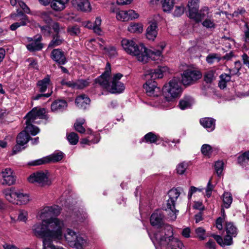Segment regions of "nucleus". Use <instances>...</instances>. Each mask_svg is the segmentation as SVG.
Segmentation results:
<instances>
[{"mask_svg":"<svg viewBox=\"0 0 249 249\" xmlns=\"http://www.w3.org/2000/svg\"><path fill=\"white\" fill-rule=\"evenodd\" d=\"M149 235L156 249H182V243L173 236V229L169 225H164L161 230Z\"/></svg>","mask_w":249,"mask_h":249,"instance_id":"nucleus-1","label":"nucleus"},{"mask_svg":"<svg viewBox=\"0 0 249 249\" xmlns=\"http://www.w3.org/2000/svg\"><path fill=\"white\" fill-rule=\"evenodd\" d=\"M111 66L107 63L104 72L95 79V82L111 93H120L125 89L124 84L120 81L123 74L118 73L114 74L110 82Z\"/></svg>","mask_w":249,"mask_h":249,"instance_id":"nucleus-2","label":"nucleus"},{"mask_svg":"<svg viewBox=\"0 0 249 249\" xmlns=\"http://www.w3.org/2000/svg\"><path fill=\"white\" fill-rule=\"evenodd\" d=\"M166 66L159 67L155 70H149L146 71L144 76L146 82L143 85L146 92L148 96H158L160 93V88L157 87L154 80L161 78L164 73L168 71Z\"/></svg>","mask_w":249,"mask_h":249,"instance_id":"nucleus-3","label":"nucleus"},{"mask_svg":"<svg viewBox=\"0 0 249 249\" xmlns=\"http://www.w3.org/2000/svg\"><path fill=\"white\" fill-rule=\"evenodd\" d=\"M121 45L127 53L135 56L139 61H145L147 59L146 47L143 44H138L131 39L123 38Z\"/></svg>","mask_w":249,"mask_h":249,"instance_id":"nucleus-4","label":"nucleus"},{"mask_svg":"<svg viewBox=\"0 0 249 249\" xmlns=\"http://www.w3.org/2000/svg\"><path fill=\"white\" fill-rule=\"evenodd\" d=\"M64 237L69 246L76 249H84L89 245L87 237L82 236L69 228L66 230Z\"/></svg>","mask_w":249,"mask_h":249,"instance_id":"nucleus-5","label":"nucleus"},{"mask_svg":"<svg viewBox=\"0 0 249 249\" xmlns=\"http://www.w3.org/2000/svg\"><path fill=\"white\" fill-rule=\"evenodd\" d=\"M162 91L165 99L168 102L178 97L181 92L179 80L176 78L171 80L164 86Z\"/></svg>","mask_w":249,"mask_h":249,"instance_id":"nucleus-6","label":"nucleus"},{"mask_svg":"<svg viewBox=\"0 0 249 249\" xmlns=\"http://www.w3.org/2000/svg\"><path fill=\"white\" fill-rule=\"evenodd\" d=\"M180 188L172 189L168 192L169 199L167 202L166 211L168 212L171 220H174L177 218L178 211L175 209V204L177 199L179 197Z\"/></svg>","mask_w":249,"mask_h":249,"instance_id":"nucleus-7","label":"nucleus"},{"mask_svg":"<svg viewBox=\"0 0 249 249\" xmlns=\"http://www.w3.org/2000/svg\"><path fill=\"white\" fill-rule=\"evenodd\" d=\"M50 174L47 170L37 171L31 174L28 178L31 183H36L39 185H49L51 181L49 179Z\"/></svg>","mask_w":249,"mask_h":249,"instance_id":"nucleus-8","label":"nucleus"},{"mask_svg":"<svg viewBox=\"0 0 249 249\" xmlns=\"http://www.w3.org/2000/svg\"><path fill=\"white\" fill-rule=\"evenodd\" d=\"M202 77L201 73L197 70L187 69L182 74V82L184 85L188 86L194 84Z\"/></svg>","mask_w":249,"mask_h":249,"instance_id":"nucleus-9","label":"nucleus"},{"mask_svg":"<svg viewBox=\"0 0 249 249\" xmlns=\"http://www.w3.org/2000/svg\"><path fill=\"white\" fill-rule=\"evenodd\" d=\"M61 210V208L57 205L45 206L41 210L39 216L41 221H46L50 218H53V216L59 215Z\"/></svg>","mask_w":249,"mask_h":249,"instance_id":"nucleus-10","label":"nucleus"},{"mask_svg":"<svg viewBox=\"0 0 249 249\" xmlns=\"http://www.w3.org/2000/svg\"><path fill=\"white\" fill-rule=\"evenodd\" d=\"M63 158L62 152H55L48 156L30 162L28 164L32 166H37L49 162H56L61 160Z\"/></svg>","mask_w":249,"mask_h":249,"instance_id":"nucleus-11","label":"nucleus"},{"mask_svg":"<svg viewBox=\"0 0 249 249\" xmlns=\"http://www.w3.org/2000/svg\"><path fill=\"white\" fill-rule=\"evenodd\" d=\"M17 13L11 14V18L17 22L13 23L10 26L12 31H15L17 28L26 25L29 22L28 17L22 12L17 10Z\"/></svg>","mask_w":249,"mask_h":249,"instance_id":"nucleus-12","label":"nucleus"},{"mask_svg":"<svg viewBox=\"0 0 249 249\" xmlns=\"http://www.w3.org/2000/svg\"><path fill=\"white\" fill-rule=\"evenodd\" d=\"M16 182V178L11 169L7 168L0 173V184L3 186H10Z\"/></svg>","mask_w":249,"mask_h":249,"instance_id":"nucleus-13","label":"nucleus"},{"mask_svg":"<svg viewBox=\"0 0 249 249\" xmlns=\"http://www.w3.org/2000/svg\"><path fill=\"white\" fill-rule=\"evenodd\" d=\"M39 2L46 6L51 4V8L55 11H61L66 7V4L69 0H38Z\"/></svg>","mask_w":249,"mask_h":249,"instance_id":"nucleus-14","label":"nucleus"},{"mask_svg":"<svg viewBox=\"0 0 249 249\" xmlns=\"http://www.w3.org/2000/svg\"><path fill=\"white\" fill-rule=\"evenodd\" d=\"M39 2L46 6L51 4V8L55 11H61L66 7V4L69 0H38Z\"/></svg>","mask_w":249,"mask_h":249,"instance_id":"nucleus-15","label":"nucleus"},{"mask_svg":"<svg viewBox=\"0 0 249 249\" xmlns=\"http://www.w3.org/2000/svg\"><path fill=\"white\" fill-rule=\"evenodd\" d=\"M139 14L133 10H121L117 12L116 18L122 21H127L137 18Z\"/></svg>","mask_w":249,"mask_h":249,"instance_id":"nucleus-16","label":"nucleus"},{"mask_svg":"<svg viewBox=\"0 0 249 249\" xmlns=\"http://www.w3.org/2000/svg\"><path fill=\"white\" fill-rule=\"evenodd\" d=\"M46 113L45 109L44 108H37L34 107L25 116L28 119V122H35L37 119L45 118Z\"/></svg>","mask_w":249,"mask_h":249,"instance_id":"nucleus-17","label":"nucleus"},{"mask_svg":"<svg viewBox=\"0 0 249 249\" xmlns=\"http://www.w3.org/2000/svg\"><path fill=\"white\" fill-rule=\"evenodd\" d=\"M27 40L30 43L27 45V49L31 52L38 51L43 48V44L40 43L41 36H36L34 38L27 37Z\"/></svg>","mask_w":249,"mask_h":249,"instance_id":"nucleus-18","label":"nucleus"},{"mask_svg":"<svg viewBox=\"0 0 249 249\" xmlns=\"http://www.w3.org/2000/svg\"><path fill=\"white\" fill-rule=\"evenodd\" d=\"M72 6L77 10L84 12H89L92 8L88 0H71Z\"/></svg>","mask_w":249,"mask_h":249,"instance_id":"nucleus-19","label":"nucleus"},{"mask_svg":"<svg viewBox=\"0 0 249 249\" xmlns=\"http://www.w3.org/2000/svg\"><path fill=\"white\" fill-rule=\"evenodd\" d=\"M68 107L67 102L64 100H56L51 105V110L55 113L61 112L65 110Z\"/></svg>","mask_w":249,"mask_h":249,"instance_id":"nucleus-20","label":"nucleus"},{"mask_svg":"<svg viewBox=\"0 0 249 249\" xmlns=\"http://www.w3.org/2000/svg\"><path fill=\"white\" fill-rule=\"evenodd\" d=\"M163 215L161 211L157 210L151 215L150 223L153 226L160 227L163 223Z\"/></svg>","mask_w":249,"mask_h":249,"instance_id":"nucleus-21","label":"nucleus"},{"mask_svg":"<svg viewBox=\"0 0 249 249\" xmlns=\"http://www.w3.org/2000/svg\"><path fill=\"white\" fill-rule=\"evenodd\" d=\"M158 27L157 24L155 22L150 23L148 26L146 31V37L150 40L153 41L158 35Z\"/></svg>","mask_w":249,"mask_h":249,"instance_id":"nucleus-22","label":"nucleus"},{"mask_svg":"<svg viewBox=\"0 0 249 249\" xmlns=\"http://www.w3.org/2000/svg\"><path fill=\"white\" fill-rule=\"evenodd\" d=\"M51 58L59 65H64L67 61L63 52L60 49L53 50L51 53Z\"/></svg>","mask_w":249,"mask_h":249,"instance_id":"nucleus-23","label":"nucleus"},{"mask_svg":"<svg viewBox=\"0 0 249 249\" xmlns=\"http://www.w3.org/2000/svg\"><path fill=\"white\" fill-rule=\"evenodd\" d=\"M146 53L147 59L145 61H140L143 63H146L149 58H151L154 61L161 60L162 57V52L160 50H149L146 48Z\"/></svg>","mask_w":249,"mask_h":249,"instance_id":"nucleus-24","label":"nucleus"},{"mask_svg":"<svg viewBox=\"0 0 249 249\" xmlns=\"http://www.w3.org/2000/svg\"><path fill=\"white\" fill-rule=\"evenodd\" d=\"M90 100L87 96L82 94L78 96L75 99L77 106L81 109H86L89 106Z\"/></svg>","mask_w":249,"mask_h":249,"instance_id":"nucleus-25","label":"nucleus"},{"mask_svg":"<svg viewBox=\"0 0 249 249\" xmlns=\"http://www.w3.org/2000/svg\"><path fill=\"white\" fill-rule=\"evenodd\" d=\"M209 9L208 7H204L201 9L199 12H197L194 16H193L191 18L193 19L196 22H199L202 21L203 19L209 16Z\"/></svg>","mask_w":249,"mask_h":249,"instance_id":"nucleus-26","label":"nucleus"},{"mask_svg":"<svg viewBox=\"0 0 249 249\" xmlns=\"http://www.w3.org/2000/svg\"><path fill=\"white\" fill-rule=\"evenodd\" d=\"M2 194L7 201L13 204H16L17 191H15L11 188H7L2 191Z\"/></svg>","mask_w":249,"mask_h":249,"instance_id":"nucleus-27","label":"nucleus"},{"mask_svg":"<svg viewBox=\"0 0 249 249\" xmlns=\"http://www.w3.org/2000/svg\"><path fill=\"white\" fill-rule=\"evenodd\" d=\"M201 124L209 132L215 128V120L212 118H204L200 120Z\"/></svg>","mask_w":249,"mask_h":249,"instance_id":"nucleus-28","label":"nucleus"},{"mask_svg":"<svg viewBox=\"0 0 249 249\" xmlns=\"http://www.w3.org/2000/svg\"><path fill=\"white\" fill-rule=\"evenodd\" d=\"M189 17L191 18L197 13L199 9L198 0H191L188 3Z\"/></svg>","mask_w":249,"mask_h":249,"instance_id":"nucleus-29","label":"nucleus"},{"mask_svg":"<svg viewBox=\"0 0 249 249\" xmlns=\"http://www.w3.org/2000/svg\"><path fill=\"white\" fill-rule=\"evenodd\" d=\"M50 83V77L48 75H46L43 79L39 80L36 84L38 91L40 92L46 91Z\"/></svg>","mask_w":249,"mask_h":249,"instance_id":"nucleus-30","label":"nucleus"},{"mask_svg":"<svg viewBox=\"0 0 249 249\" xmlns=\"http://www.w3.org/2000/svg\"><path fill=\"white\" fill-rule=\"evenodd\" d=\"M30 201V197L28 194L23 193L20 191H17L16 204L25 205Z\"/></svg>","mask_w":249,"mask_h":249,"instance_id":"nucleus-31","label":"nucleus"},{"mask_svg":"<svg viewBox=\"0 0 249 249\" xmlns=\"http://www.w3.org/2000/svg\"><path fill=\"white\" fill-rule=\"evenodd\" d=\"M194 103V99L190 96H187L180 100L178 106L181 109L184 110L190 107Z\"/></svg>","mask_w":249,"mask_h":249,"instance_id":"nucleus-32","label":"nucleus"},{"mask_svg":"<svg viewBox=\"0 0 249 249\" xmlns=\"http://www.w3.org/2000/svg\"><path fill=\"white\" fill-rule=\"evenodd\" d=\"M30 137L26 131H22L17 137V143L20 145H24L29 141Z\"/></svg>","mask_w":249,"mask_h":249,"instance_id":"nucleus-33","label":"nucleus"},{"mask_svg":"<svg viewBox=\"0 0 249 249\" xmlns=\"http://www.w3.org/2000/svg\"><path fill=\"white\" fill-rule=\"evenodd\" d=\"M225 231L226 234H231L232 236H236L238 232L237 227L231 222H226Z\"/></svg>","mask_w":249,"mask_h":249,"instance_id":"nucleus-34","label":"nucleus"},{"mask_svg":"<svg viewBox=\"0 0 249 249\" xmlns=\"http://www.w3.org/2000/svg\"><path fill=\"white\" fill-rule=\"evenodd\" d=\"M26 126L25 127V130L24 131H26V132L28 133H30L31 134H32L33 136L36 135L37 134H38L39 132V128L33 125V123H37V122H28V119L26 118Z\"/></svg>","mask_w":249,"mask_h":249,"instance_id":"nucleus-35","label":"nucleus"},{"mask_svg":"<svg viewBox=\"0 0 249 249\" xmlns=\"http://www.w3.org/2000/svg\"><path fill=\"white\" fill-rule=\"evenodd\" d=\"M160 2L163 11L166 13H170L175 4L174 0H160Z\"/></svg>","mask_w":249,"mask_h":249,"instance_id":"nucleus-36","label":"nucleus"},{"mask_svg":"<svg viewBox=\"0 0 249 249\" xmlns=\"http://www.w3.org/2000/svg\"><path fill=\"white\" fill-rule=\"evenodd\" d=\"M232 196L231 193L226 192L222 195V201L224 207L228 209L230 208L232 202Z\"/></svg>","mask_w":249,"mask_h":249,"instance_id":"nucleus-37","label":"nucleus"},{"mask_svg":"<svg viewBox=\"0 0 249 249\" xmlns=\"http://www.w3.org/2000/svg\"><path fill=\"white\" fill-rule=\"evenodd\" d=\"M128 31L132 33H140L142 32L143 27L141 24L131 23L127 28Z\"/></svg>","mask_w":249,"mask_h":249,"instance_id":"nucleus-38","label":"nucleus"},{"mask_svg":"<svg viewBox=\"0 0 249 249\" xmlns=\"http://www.w3.org/2000/svg\"><path fill=\"white\" fill-rule=\"evenodd\" d=\"M102 23V19L100 17H98L96 18L95 21L93 23V31L95 33L101 35L102 33V30L101 28V25Z\"/></svg>","mask_w":249,"mask_h":249,"instance_id":"nucleus-39","label":"nucleus"},{"mask_svg":"<svg viewBox=\"0 0 249 249\" xmlns=\"http://www.w3.org/2000/svg\"><path fill=\"white\" fill-rule=\"evenodd\" d=\"M85 123V119L83 118H80L76 120L74 124V126L75 129L80 133H84L85 131V129L82 126V124Z\"/></svg>","mask_w":249,"mask_h":249,"instance_id":"nucleus-40","label":"nucleus"},{"mask_svg":"<svg viewBox=\"0 0 249 249\" xmlns=\"http://www.w3.org/2000/svg\"><path fill=\"white\" fill-rule=\"evenodd\" d=\"M63 39L60 37L58 34H56L53 36V38L49 44V47H54L62 43Z\"/></svg>","mask_w":249,"mask_h":249,"instance_id":"nucleus-41","label":"nucleus"},{"mask_svg":"<svg viewBox=\"0 0 249 249\" xmlns=\"http://www.w3.org/2000/svg\"><path fill=\"white\" fill-rule=\"evenodd\" d=\"M249 161V151L244 153L238 158V162L242 165H244Z\"/></svg>","mask_w":249,"mask_h":249,"instance_id":"nucleus-42","label":"nucleus"},{"mask_svg":"<svg viewBox=\"0 0 249 249\" xmlns=\"http://www.w3.org/2000/svg\"><path fill=\"white\" fill-rule=\"evenodd\" d=\"M67 137L69 142L72 145H75L78 142L79 137L74 132H71L67 134Z\"/></svg>","mask_w":249,"mask_h":249,"instance_id":"nucleus-43","label":"nucleus"},{"mask_svg":"<svg viewBox=\"0 0 249 249\" xmlns=\"http://www.w3.org/2000/svg\"><path fill=\"white\" fill-rule=\"evenodd\" d=\"M215 78V71L213 70L207 71L204 75V80L207 83H211Z\"/></svg>","mask_w":249,"mask_h":249,"instance_id":"nucleus-44","label":"nucleus"},{"mask_svg":"<svg viewBox=\"0 0 249 249\" xmlns=\"http://www.w3.org/2000/svg\"><path fill=\"white\" fill-rule=\"evenodd\" d=\"M89 82L87 80H79L74 82V89H82L87 87Z\"/></svg>","mask_w":249,"mask_h":249,"instance_id":"nucleus-45","label":"nucleus"},{"mask_svg":"<svg viewBox=\"0 0 249 249\" xmlns=\"http://www.w3.org/2000/svg\"><path fill=\"white\" fill-rule=\"evenodd\" d=\"M202 25L206 28H214L215 27V24L214 20L211 17L205 19L202 23Z\"/></svg>","mask_w":249,"mask_h":249,"instance_id":"nucleus-46","label":"nucleus"},{"mask_svg":"<svg viewBox=\"0 0 249 249\" xmlns=\"http://www.w3.org/2000/svg\"><path fill=\"white\" fill-rule=\"evenodd\" d=\"M201 151L202 153L206 156H209L212 153L211 146L208 144H204L202 145Z\"/></svg>","mask_w":249,"mask_h":249,"instance_id":"nucleus-47","label":"nucleus"},{"mask_svg":"<svg viewBox=\"0 0 249 249\" xmlns=\"http://www.w3.org/2000/svg\"><path fill=\"white\" fill-rule=\"evenodd\" d=\"M144 138L146 142L150 143L156 142L158 140L157 136L152 132L146 134Z\"/></svg>","mask_w":249,"mask_h":249,"instance_id":"nucleus-48","label":"nucleus"},{"mask_svg":"<svg viewBox=\"0 0 249 249\" xmlns=\"http://www.w3.org/2000/svg\"><path fill=\"white\" fill-rule=\"evenodd\" d=\"M215 59H217V61H219L221 58L217 53H214L209 54L206 59L207 63L210 64H213Z\"/></svg>","mask_w":249,"mask_h":249,"instance_id":"nucleus-49","label":"nucleus"},{"mask_svg":"<svg viewBox=\"0 0 249 249\" xmlns=\"http://www.w3.org/2000/svg\"><path fill=\"white\" fill-rule=\"evenodd\" d=\"M51 12H42L40 13V18L46 23L50 24L52 20V18L51 17Z\"/></svg>","mask_w":249,"mask_h":249,"instance_id":"nucleus-50","label":"nucleus"},{"mask_svg":"<svg viewBox=\"0 0 249 249\" xmlns=\"http://www.w3.org/2000/svg\"><path fill=\"white\" fill-rule=\"evenodd\" d=\"M67 31L71 36H77L80 33V28L77 25L70 26L68 28Z\"/></svg>","mask_w":249,"mask_h":249,"instance_id":"nucleus-51","label":"nucleus"},{"mask_svg":"<svg viewBox=\"0 0 249 249\" xmlns=\"http://www.w3.org/2000/svg\"><path fill=\"white\" fill-rule=\"evenodd\" d=\"M28 219V212L24 210H20L19 211V214L18 220L26 222Z\"/></svg>","mask_w":249,"mask_h":249,"instance_id":"nucleus-52","label":"nucleus"},{"mask_svg":"<svg viewBox=\"0 0 249 249\" xmlns=\"http://www.w3.org/2000/svg\"><path fill=\"white\" fill-rule=\"evenodd\" d=\"M187 167L188 164L187 163L182 162L178 164L176 169L177 173L180 175L183 174L187 168Z\"/></svg>","mask_w":249,"mask_h":249,"instance_id":"nucleus-53","label":"nucleus"},{"mask_svg":"<svg viewBox=\"0 0 249 249\" xmlns=\"http://www.w3.org/2000/svg\"><path fill=\"white\" fill-rule=\"evenodd\" d=\"M224 163L222 161H217L215 162L214 168L218 176L221 175L223 169Z\"/></svg>","mask_w":249,"mask_h":249,"instance_id":"nucleus-54","label":"nucleus"},{"mask_svg":"<svg viewBox=\"0 0 249 249\" xmlns=\"http://www.w3.org/2000/svg\"><path fill=\"white\" fill-rule=\"evenodd\" d=\"M213 188L214 186L212 184V178H210L206 188V196L207 197H210Z\"/></svg>","mask_w":249,"mask_h":249,"instance_id":"nucleus-55","label":"nucleus"},{"mask_svg":"<svg viewBox=\"0 0 249 249\" xmlns=\"http://www.w3.org/2000/svg\"><path fill=\"white\" fill-rule=\"evenodd\" d=\"M94 138H95V139L94 140H91V141H90L89 139H86V138L83 139L81 140L80 143L83 144L90 145V143H97L100 140V138H99V136L97 135L95 136L94 137Z\"/></svg>","mask_w":249,"mask_h":249,"instance_id":"nucleus-56","label":"nucleus"},{"mask_svg":"<svg viewBox=\"0 0 249 249\" xmlns=\"http://www.w3.org/2000/svg\"><path fill=\"white\" fill-rule=\"evenodd\" d=\"M184 11V7L183 6H177L175 7L173 16L177 17H180L183 14Z\"/></svg>","mask_w":249,"mask_h":249,"instance_id":"nucleus-57","label":"nucleus"},{"mask_svg":"<svg viewBox=\"0 0 249 249\" xmlns=\"http://www.w3.org/2000/svg\"><path fill=\"white\" fill-rule=\"evenodd\" d=\"M196 232L198 237L200 240H203L205 239V231L203 228H202L201 227H199V228H197L196 230Z\"/></svg>","mask_w":249,"mask_h":249,"instance_id":"nucleus-58","label":"nucleus"},{"mask_svg":"<svg viewBox=\"0 0 249 249\" xmlns=\"http://www.w3.org/2000/svg\"><path fill=\"white\" fill-rule=\"evenodd\" d=\"M235 237L232 236L231 234H227L223 239L224 246L231 245L233 243L232 238Z\"/></svg>","mask_w":249,"mask_h":249,"instance_id":"nucleus-59","label":"nucleus"},{"mask_svg":"<svg viewBox=\"0 0 249 249\" xmlns=\"http://www.w3.org/2000/svg\"><path fill=\"white\" fill-rule=\"evenodd\" d=\"M52 28L56 34H59V33L63 30V28L61 27L59 24L57 22H54L53 24Z\"/></svg>","mask_w":249,"mask_h":249,"instance_id":"nucleus-60","label":"nucleus"},{"mask_svg":"<svg viewBox=\"0 0 249 249\" xmlns=\"http://www.w3.org/2000/svg\"><path fill=\"white\" fill-rule=\"evenodd\" d=\"M225 219L224 217H218L216 221V227L219 230H222L223 229L222 223L224 222Z\"/></svg>","mask_w":249,"mask_h":249,"instance_id":"nucleus-61","label":"nucleus"},{"mask_svg":"<svg viewBox=\"0 0 249 249\" xmlns=\"http://www.w3.org/2000/svg\"><path fill=\"white\" fill-rule=\"evenodd\" d=\"M53 91H51L50 93H41L38 94L34 97H33L32 99L34 100H37L41 98L45 97V98H48L49 97L51 94H52Z\"/></svg>","mask_w":249,"mask_h":249,"instance_id":"nucleus-62","label":"nucleus"},{"mask_svg":"<svg viewBox=\"0 0 249 249\" xmlns=\"http://www.w3.org/2000/svg\"><path fill=\"white\" fill-rule=\"evenodd\" d=\"M235 70H231L230 71L231 74L233 75L238 72L241 68V63L240 61L235 62Z\"/></svg>","mask_w":249,"mask_h":249,"instance_id":"nucleus-63","label":"nucleus"},{"mask_svg":"<svg viewBox=\"0 0 249 249\" xmlns=\"http://www.w3.org/2000/svg\"><path fill=\"white\" fill-rule=\"evenodd\" d=\"M41 31L46 36L50 35V28L48 26H42L40 27Z\"/></svg>","mask_w":249,"mask_h":249,"instance_id":"nucleus-64","label":"nucleus"}]
</instances>
